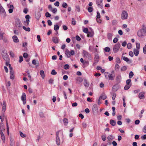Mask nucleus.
Masks as SVG:
<instances>
[{
  "mask_svg": "<svg viewBox=\"0 0 146 146\" xmlns=\"http://www.w3.org/2000/svg\"><path fill=\"white\" fill-rule=\"evenodd\" d=\"M142 26V29L139 30L137 33L138 36L140 37H142L146 33V27L144 25H143Z\"/></svg>",
  "mask_w": 146,
  "mask_h": 146,
  "instance_id": "nucleus-1",
  "label": "nucleus"
},
{
  "mask_svg": "<svg viewBox=\"0 0 146 146\" xmlns=\"http://www.w3.org/2000/svg\"><path fill=\"white\" fill-rule=\"evenodd\" d=\"M83 53L84 54L83 56L84 57L90 60H92V58L91 56L88 52L85 50H83Z\"/></svg>",
  "mask_w": 146,
  "mask_h": 146,
  "instance_id": "nucleus-2",
  "label": "nucleus"
},
{
  "mask_svg": "<svg viewBox=\"0 0 146 146\" xmlns=\"http://www.w3.org/2000/svg\"><path fill=\"white\" fill-rule=\"evenodd\" d=\"M105 75L106 78H108V77L109 80H114L115 76L112 74H110L108 72H106L105 73Z\"/></svg>",
  "mask_w": 146,
  "mask_h": 146,
  "instance_id": "nucleus-3",
  "label": "nucleus"
},
{
  "mask_svg": "<svg viewBox=\"0 0 146 146\" xmlns=\"http://www.w3.org/2000/svg\"><path fill=\"white\" fill-rule=\"evenodd\" d=\"M60 130L56 132V143L58 145H59L60 144V140L59 137V133Z\"/></svg>",
  "mask_w": 146,
  "mask_h": 146,
  "instance_id": "nucleus-4",
  "label": "nucleus"
},
{
  "mask_svg": "<svg viewBox=\"0 0 146 146\" xmlns=\"http://www.w3.org/2000/svg\"><path fill=\"white\" fill-rule=\"evenodd\" d=\"M0 13L1 16L4 18L6 16L5 11L1 5H0Z\"/></svg>",
  "mask_w": 146,
  "mask_h": 146,
  "instance_id": "nucleus-5",
  "label": "nucleus"
},
{
  "mask_svg": "<svg viewBox=\"0 0 146 146\" xmlns=\"http://www.w3.org/2000/svg\"><path fill=\"white\" fill-rule=\"evenodd\" d=\"M120 46V44L118 43L115 44L113 46V50L114 53L117 52L119 50V48Z\"/></svg>",
  "mask_w": 146,
  "mask_h": 146,
  "instance_id": "nucleus-6",
  "label": "nucleus"
},
{
  "mask_svg": "<svg viewBox=\"0 0 146 146\" xmlns=\"http://www.w3.org/2000/svg\"><path fill=\"white\" fill-rule=\"evenodd\" d=\"M128 14L125 11H123L121 14V18L122 20H125L127 19L128 17Z\"/></svg>",
  "mask_w": 146,
  "mask_h": 146,
  "instance_id": "nucleus-7",
  "label": "nucleus"
},
{
  "mask_svg": "<svg viewBox=\"0 0 146 146\" xmlns=\"http://www.w3.org/2000/svg\"><path fill=\"white\" fill-rule=\"evenodd\" d=\"M16 25L17 27H21L22 26V24L21 23V21L19 18H17L15 20Z\"/></svg>",
  "mask_w": 146,
  "mask_h": 146,
  "instance_id": "nucleus-8",
  "label": "nucleus"
},
{
  "mask_svg": "<svg viewBox=\"0 0 146 146\" xmlns=\"http://www.w3.org/2000/svg\"><path fill=\"white\" fill-rule=\"evenodd\" d=\"M10 70V79L13 80L14 79L15 77L14 72L13 70V69H12V70L11 69Z\"/></svg>",
  "mask_w": 146,
  "mask_h": 146,
  "instance_id": "nucleus-9",
  "label": "nucleus"
},
{
  "mask_svg": "<svg viewBox=\"0 0 146 146\" xmlns=\"http://www.w3.org/2000/svg\"><path fill=\"white\" fill-rule=\"evenodd\" d=\"M0 130V134L1 135V138L2 139L3 142L4 143L5 142V137L4 133L2 132L4 131L3 130Z\"/></svg>",
  "mask_w": 146,
  "mask_h": 146,
  "instance_id": "nucleus-10",
  "label": "nucleus"
},
{
  "mask_svg": "<svg viewBox=\"0 0 146 146\" xmlns=\"http://www.w3.org/2000/svg\"><path fill=\"white\" fill-rule=\"evenodd\" d=\"M103 1V0H100V1H99V0H97L96 1V3L97 4V5H98V6L100 7H102Z\"/></svg>",
  "mask_w": 146,
  "mask_h": 146,
  "instance_id": "nucleus-11",
  "label": "nucleus"
},
{
  "mask_svg": "<svg viewBox=\"0 0 146 146\" xmlns=\"http://www.w3.org/2000/svg\"><path fill=\"white\" fill-rule=\"evenodd\" d=\"M99 58L98 55L97 54H96L94 57V64H95L97 63L99 60Z\"/></svg>",
  "mask_w": 146,
  "mask_h": 146,
  "instance_id": "nucleus-12",
  "label": "nucleus"
},
{
  "mask_svg": "<svg viewBox=\"0 0 146 146\" xmlns=\"http://www.w3.org/2000/svg\"><path fill=\"white\" fill-rule=\"evenodd\" d=\"M26 19V21H25V22H26L27 25H26L27 26H28V25H29V19L30 18V16L28 15H27L25 17Z\"/></svg>",
  "mask_w": 146,
  "mask_h": 146,
  "instance_id": "nucleus-13",
  "label": "nucleus"
},
{
  "mask_svg": "<svg viewBox=\"0 0 146 146\" xmlns=\"http://www.w3.org/2000/svg\"><path fill=\"white\" fill-rule=\"evenodd\" d=\"M8 55L7 53H4V54L3 55V58L5 61H8L9 60Z\"/></svg>",
  "mask_w": 146,
  "mask_h": 146,
  "instance_id": "nucleus-14",
  "label": "nucleus"
},
{
  "mask_svg": "<svg viewBox=\"0 0 146 146\" xmlns=\"http://www.w3.org/2000/svg\"><path fill=\"white\" fill-rule=\"evenodd\" d=\"M41 16V13H40V11H38L35 14V17L36 18L37 20H38L40 18Z\"/></svg>",
  "mask_w": 146,
  "mask_h": 146,
  "instance_id": "nucleus-15",
  "label": "nucleus"
},
{
  "mask_svg": "<svg viewBox=\"0 0 146 146\" xmlns=\"http://www.w3.org/2000/svg\"><path fill=\"white\" fill-rule=\"evenodd\" d=\"M119 87V86L118 84H115L113 86L112 89L114 91H117V90Z\"/></svg>",
  "mask_w": 146,
  "mask_h": 146,
  "instance_id": "nucleus-16",
  "label": "nucleus"
},
{
  "mask_svg": "<svg viewBox=\"0 0 146 146\" xmlns=\"http://www.w3.org/2000/svg\"><path fill=\"white\" fill-rule=\"evenodd\" d=\"M12 38L13 41L17 43L19 42V40L17 36H16L14 35L13 36Z\"/></svg>",
  "mask_w": 146,
  "mask_h": 146,
  "instance_id": "nucleus-17",
  "label": "nucleus"
},
{
  "mask_svg": "<svg viewBox=\"0 0 146 146\" xmlns=\"http://www.w3.org/2000/svg\"><path fill=\"white\" fill-rule=\"evenodd\" d=\"M6 109V103L5 101L3 102V104L2 109V112H4Z\"/></svg>",
  "mask_w": 146,
  "mask_h": 146,
  "instance_id": "nucleus-18",
  "label": "nucleus"
},
{
  "mask_svg": "<svg viewBox=\"0 0 146 146\" xmlns=\"http://www.w3.org/2000/svg\"><path fill=\"white\" fill-rule=\"evenodd\" d=\"M116 80L117 82V84L120 83L121 82V76L120 75H119L116 77Z\"/></svg>",
  "mask_w": 146,
  "mask_h": 146,
  "instance_id": "nucleus-19",
  "label": "nucleus"
},
{
  "mask_svg": "<svg viewBox=\"0 0 146 146\" xmlns=\"http://www.w3.org/2000/svg\"><path fill=\"white\" fill-rule=\"evenodd\" d=\"M107 96L104 93H102L99 97V99H101L103 100H105Z\"/></svg>",
  "mask_w": 146,
  "mask_h": 146,
  "instance_id": "nucleus-20",
  "label": "nucleus"
},
{
  "mask_svg": "<svg viewBox=\"0 0 146 146\" xmlns=\"http://www.w3.org/2000/svg\"><path fill=\"white\" fill-rule=\"evenodd\" d=\"M144 93L143 92H141L139 94V97L141 99H143L145 98L144 95Z\"/></svg>",
  "mask_w": 146,
  "mask_h": 146,
  "instance_id": "nucleus-21",
  "label": "nucleus"
},
{
  "mask_svg": "<svg viewBox=\"0 0 146 146\" xmlns=\"http://www.w3.org/2000/svg\"><path fill=\"white\" fill-rule=\"evenodd\" d=\"M110 122L111 125L112 126H114L116 125V121L112 119H110Z\"/></svg>",
  "mask_w": 146,
  "mask_h": 146,
  "instance_id": "nucleus-22",
  "label": "nucleus"
},
{
  "mask_svg": "<svg viewBox=\"0 0 146 146\" xmlns=\"http://www.w3.org/2000/svg\"><path fill=\"white\" fill-rule=\"evenodd\" d=\"M123 60L125 61L128 62H129V63H130L132 62V61L131 60H129V59L127 57H126L125 56H123Z\"/></svg>",
  "mask_w": 146,
  "mask_h": 146,
  "instance_id": "nucleus-23",
  "label": "nucleus"
},
{
  "mask_svg": "<svg viewBox=\"0 0 146 146\" xmlns=\"http://www.w3.org/2000/svg\"><path fill=\"white\" fill-rule=\"evenodd\" d=\"M65 54L67 56V58H69L70 57V52L69 50L67 49L65 51Z\"/></svg>",
  "mask_w": 146,
  "mask_h": 146,
  "instance_id": "nucleus-24",
  "label": "nucleus"
},
{
  "mask_svg": "<svg viewBox=\"0 0 146 146\" xmlns=\"http://www.w3.org/2000/svg\"><path fill=\"white\" fill-rule=\"evenodd\" d=\"M133 52L135 55L137 56L139 53V51L138 50L134 49L133 50Z\"/></svg>",
  "mask_w": 146,
  "mask_h": 146,
  "instance_id": "nucleus-25",
  "label": "nucleus"
},
{
  "mask_svg": "<svg viewBox=\"0 0 146 146\" xmlns=\"http://www.w3.org/2000/svg\"><path fill=\"white\" fill-rule=\"evenodd\" d=\"M98 110V107L96 104L94 105L92 107V110L93 111H96Z\"/></svg>",
  "mask_w": 146,
  "mask_h": 146,
  "instance_id": "nucleus-26",
  "label": "nucleus"
},
{
  "mask_svg": "<svg viewBox=\"0 0 146 146\" xmlns=\"http://www.w3.org/2000/svg\"><path fill=\"white\" fill-rule=\"evenodd\" d=\"M6 62L5 63L6 65L7 66H9L10 70H12L13 69L12 67L11 66V64L9 63V60L8 61H6Z\"/></svg>",
  "mask_w": 146,
  "mask_h": 146,
  "instance_id": "nucleus-27",
  "label": "nucleus"
},
{
  "mask_svg": "<svg viewBox=\"0 0 146 146\" xmlns=\"http://www.w3.org/2000/svg\"><path fill=\"white\" fill-rule=\"evenodd\" d=\"M84 85L86 87H88L89 86V84L88 83L86 79H84Z\"/></svg>",
  "mask_w": 146,
  "mask_h": 146,
  "instance_id": "nucleus-28",
  "label": "nucleus"
},
{
  "mask_svg": "<svg viewBox=\"0 0 146 146\" xmlns=\"http://www.w3.org/2000/svg\"><path fill=\"white\" fill-rule=\"evenodd\" d=\"M21 100H26V95L25 93H23L21 96Z\"/></svg>",
  "mask_w": 146,
  "mask_h": 146,
  "instance_id": "nucleus-29",
  "label": "nucleus"
},
{
  "mask_svg": "<svg viewBox=\"0 0 146 146\" xmlns=\"http://www.w3.org/2000/svg\"><path fill=\"white\" fill-rule=\"evenodd\" d=\"M52 39L53 42L55 43H57L58 42V39L57 37H53L52 38Z\"/></svg>",
  "mask_w": 146,
  "mask_h": 146,
  "instance_id": "nucleus-30",
  "label": "nucleus"
},
{
  "mask_svg": "<svg viewBox=\"0 0 146 146\" xmlns=\"http://www.w3.org/2000/svg\"><path fill=\"white\" fill-rule=\"evenodd\" d=\"M87 36L88 37H92L93 35H94V33L92 31V32H89L88 33H87Z\"/></svg>",
  "mask_w": 146,
  "mask_h": 146,
  "instance_id": "nucleus-31",
  "label": "nucleus"
},
{
  "mask_svg": "<svg viewBox=\"0 0 146 146\" xmlns=\"http://www.w3.org/2000/svg\"><path fill=\"white\" fill-rule=\"evenodd\" d=\"M0 127H1V129L0 130H3V131L5 130V128L4 126V124L3 123V122H1L0 123Z\"/></svg>",
  "mask_w": 146,
  "mask_h": 146,
  "instance_id": "nucleus-32",
  "label": "nucleus"
},
{
  "mask_svg": "<svg viewBox=\"0 0 146 146\" xmlns=\"http://www.w3.org/2000/svg\"><path fill=\"white\" fill-rule=\"evenodd\" d=\"M40 74L42 78L44 79L45 76L44 71L43 70H40Z\"/></svg>",
  "mask_w": 146,
  "mask_h": 146,
  "instance_id": "nucleus-33",
  "label": "nucleus"
},
{
  "mask_svg": "<svg viewBox=\"0 0 146 146\" xmlns=\"http://www.w3.org/2000/svg\"><path fill=\"white\" fill-rule=\"evenodd\" d=\"M112 36V34L111 33H109L108 34V39L110 40H111V38Z\"/></svg>",
  "mask_w": 146,
  "mask_h": 146,
  "instance_id": "nucleus-34",
  "label": "nucleus"
},
{
  "mask_svg": "<svg viewBox=\"0 0 146 146\" xmlns=\"http://www.w3.org/2000/svg\"><path fill=\"white\" fill-rule=\"evenodd\" d=\"M59 27L58 25H55L54 26V29L55 31H57L59 29Z\"/></svg>",
  "mask_w": 146,
  "mask_h": 146,
  "instance_id": "nucleus-35",
  "label": "nucleus"
},
{
  "mask_svg": "<svg viewBox=\"0 0 146 146\" xmlns=\"http://www.w3.org/2000/svg\"><path fill=\"white\" fill-rule=\"evenodd\" d=\"M23 29L26 31L29 32L30 31V29L29 27H25L23 26Z\"/></svg>",
  "mask_w": 146,
  "mask_h": 146,
  "instance_id": "nucleus-36",
  "label": "nucleus"
},
{
  "mask_svg": "<svg viewBox=\"0 0 146 146\" xmlns=\"http://www.w3.org/2000/svg\"><path fill=\"white\" fill-rule=\"evenodd\" d=\"M131 84H130V85H126L125 86L124 88V90H128V89H129L130 88L131 86Z\"/></svg>",
  "mask_w": 146,
  "mask_h": 146,
  "instance_id": "nucleus-37",
  "label": "nucleus"
},
{
  "mask_svg": "<svg viewBox=\"0 0 146 146\" xmlns=\"http://www.w3.org/2000/svg\"><path fill=\"white\" fill-rule=\"evenodd\" d=\"M88 10L89 12L91 13L93 10L92 7H89L88 9Z\"/></svg>",
  "mask_w": 146,
  "mask_h": 146,
  "instance_id": "nucleus-38",
  "label": "nucleus"
},
{
  "mask_svg": "<svg viewBox=\"0 0 146 146\" xmlns=\"http://www.w3.org/2000/svg\"><path fill=\"white\" fill-rule=\"evenodd\" d=\"M62 6L64 8H66L68 7V5L66 3L64 2L63 3Z\"/></svg>",
  "mask_w": 146,
  "mask_h": 146,
  "instance_id": "nucleus-39",
  "label": "nucleus"
},
{
  "mask_svg": "<svg viewBox=\"0 0 146 146\" xmlns=\"http://www.w3.org/2000/svg\"><path fill=\"white\" fill-rule=\"evenodd\" d=\"M134 75V74L132 71H131L129 74V78H131Z\"/></svg>",
  "mask_w": 146,
  "mask_h": 146,
  "instance_id": "nucleus-40",
  "label": "nucleus"
},
{
  "mask_svg": "<svg viewBox=\"0 0 146 146\" xmlns=\"http://www.w3.org/2000/svg\"><path fill=\"white\" fill-rule=\"evenodd\" d=\"M127 46L128 49H130L132 47V44L131 43H128L127 45Z\"/></svg>",
  "mask_w": 146,
  "mask_h": 146,
  "instance_id": "nucleus-41",
  "label": "nucleus"
},
{
  "mask_svg": "<svg viewBox=\"0 0 146 146\" xmlns=\"http://www.w3.org/2000/svg\"><path fill=\"white\" fill-rule=\"evenodd\" d=\"M69 66L68 64H66L64 66V68L65 70H67L69 68Z\"/></svg>",
  "mask_w": 146,
  "mask_h": 146,
  "instance_id": "nucleus-42",
  "label": "nucleus"
},
{
  "mask_svg": "<svg viewBox=\"0 0 146 146\" xmlns=\"http://www.w3.org/2000/svg\"><path fill=\"white\" fill-rule=\"evenodd\" d=\"M63 122L65 124V125H66V124L68 123V120L66 118H64L63 119Z\"/></svg>",
  "mask_w": 146,
  "mask_h": 146,
  "instance_id": "nucleus-43",
  "label": "nucleus"
},
{
  "mask_svg": "<svg viewBox=\"0 0 146 146\" xmlns=\"http://www.w3.org/2000/svg\"><path fill=\"white\" fill-rule=\"evenodd\" d=\"M76 10L78 12H79L80 11V7L79 6L77 5L76 6Z\"/></svg>",
  "mask_w": 146,
  "mask_h": 146,
  "instance_id": "nucleus-44",
  "label": "nucleus"
},
{
  "mask_svg": "<svg viewBox=\"0 0 146 146\" xmlns=\"http://www.w3.org/2000/svg\"><path fill=\"white\" fill-rule=\"evenodd\" d=\"M131 80L130 79H128L126 81V83L127 85H130L131 84L130 83L131 82Z\"/></svg>",
  "mask_w": 146,
  "mask_h": 146,
  "instance_id": "nucleus-45",
  "label": "nucleus"
},
{
  "mask_svg": "<svg viewBox=\"0 0 146 146\" xmlns=\"http://www.w3.org/2000/svg\"><path fill=\"white\" fill-rule=\"evenodd\" d=\"M20 136L23 138H24L26 137V135L24 134L21 131H20Z\"/></svg>",
  "mask_w": 146,
  "mask_h": 146,
  "instance_id": "nucleus-46",
  "label": "nucleus"
},
{
  "mask_svg": "<svg viewBox=\"0 0 146 146\" xmlns=\"http://www.w3.org/2000/svg\"><path fill=\"white\" fill-rule=\"evenodd\" d=\"M110 50V48L108 47H106L104 48V50L106 52H109Z\"/></svg>",
  "mask_w": 146,
  "mask_h": 146,
  "instance_id": "nucleus-47",
  "label": "nucleus"
},
{
  "mask_svg": "<svg viewBox=\"0 0 146 146\" xmlns=\"http://www.w3.org/2000/svg\"><path fill=\"white\" fill-rule=\"evenodd\" d=\"M45 15L46 17H50L51 16V14L48 12L45 13Z\"/></svg>",
  "mask_w": 146,
  "mask_h": 146,
  "instance_id": "nucleus-48",
  "label": "nucleus"
},
{
  "mask_svg": "<svg viewBox=\"0 0 146 146\" xmlns=\"http://www.w3.org/2000/svg\"><path fill=\"white\" fill-rule=\"evenodd\" d=\"M83 31L84 33H87L88 32V28H86L83 30Z\"/></svg>",
  "mask_w": 146,
  "mask_h": 146,
  "instance_id": "nucleus-49",
  "label": "nucleus"
},
{
  "mask_svg": "<svg viewBox=\"0 0 146 146\" xmlns=\"http://www.w3.org/2000/svg\"><path fill=\"white\" fill-rule=\"evenodd\" d=\"M51 74L52 75H55L57 74V72L55 71L54 70H52Z\"/></svg>",
  "mask_w": 146,
  "mask_h": 146,
  "instance_id": "nucleus-50",
  "label": "nucleus"
},
{
  "mask_svg": "<svg viewBox=\"0 0 146 146\" xmlns=\"http://www.w3.org/2000/svg\"><path fill=\"white\" fill-rule=\"evenodd\" d=\"M127 67L125 66H124L122 67L121 69V71H125L127 69Z\"/></svg>",
  "mask_w": 146,
  "mask_h": 146,
  "instance_id": "nucleus-51",
  "label": "nucleus"
},
{
  "mask_svg": "<svg viewBox=\"0 0 146 146\" xmlns=\"http://www.w3.org/2000/svg\"><path fill=\"white\" fill-rule=\"evenodd\" d=\"M97 15L96 17L97 19H100L101 17V16L100 13L99 11L97 12Z\"/></svg>",
  "mask_w": 146,
  "mask_h": 146,
  "instance_id": "nucleus-52",
  "label": "nucleus"
},
{
  "mask_svg": "<svg viewBox=\"0 0 146 146\" xmlns=\"http://www.w3.org/2000/svg\"><path fill=\"white\" fill-rule=\"evenodd\" d=\"M117 23V22L116 20H114L112 21V24L113 25H116Z\"/></svg>",
  "mask_w": 146,
  "mask_h": 146,
  "instance_id": "nucleus-53",
  "label": "nucleus"
},
{
  "mask_svg": "<svg viewBox=\"0 0 146 146\" xmlns=\"http://www.w3.org/2000/svg\"><path fill=\"white\" fill-rule=\"evenodd\" d=\"M32 64L35 65H36V66H38V63L37 65H36V61L35 59L33 60L32 61Z\"/></svg>",
  "mask_w": 146,
  "mask_h": 146,
  "instance_id": "nucleus-54",
  "label": "nucleus"
},
{
  "mask_svg": "<svg viewBox=\"0 0 146 146\" xmlns=\"http://www.w3.org/2000/svg\"><path fill=\"white\" fill-rule=\"evenodd\" d=\"M77 80L80 83L81 82L83 81L82 78L81 77H79L78 78Z\"/></svg>",
  "mask_w": 146,
  "mask_h": 146,
  "instance_id": "nucleus-55",
  "label": "nucleus"
},
{
  "mask_svg": "<svg viewBox=\"0 0 146 146\" xmlns=\"http://www.w3.org/2000/svg\"><path fill=\"white\" fill-rule=\"evenodd\" d=\"M23 56L25 58H27L28 56V55L27 53H24L23 54Z\"/></svg>",
  "mask_w": 146,
  "mask_h": 146,
  "instance_id": "nucleus-56",
  "label": "nucleus"
},
{
  "mask_svg": "<svg viewBox=\"0 0 146 146\" xmlns=\"http://www.w3.org/2000/svg\"><path fill=\"white\" fill-rule=\"evenodd\" d=\"M4 34V33H0V40H2L3 39Z\"/></svg>",
  "mask_w": 146,
  "mask_h": 146,
  "instance_id": "nucleus-57",
  "label": "nucleus"
},
{
  "mask_svg": "<svg viewBox=\"0 0 146 146\" xmlns=\"http://www.w3.org/2000/svg\"><path fill=\"white\" fill-rule=\"evenodd\" d=\"M23 60V58L22 56H20L19 57V62L21 63Z\"/></svg>",
  "mask_w": 146,
  "mask_h": 146,
  "instance_id": "nucleus-58",
  "label": "nucleus"
},
{
  "mask_svg": "<svg viewBox=\"0 0 146 146\" xmlns=\"http://www.w3.org/2000/svg\"><path fill=\"white\" fill-rule=\"evenodd\" d=\"M136 46L137 49L139 50L140 48V44L139 43H136Z\"/></svg>",
  "mask_w": 146,
  "mask_h": 146,
  "instance_id": "nucleus-59",
  "label": "nucleus"
},
{
  "mask_svg": "<svg viewBox=\"0 0 146 146\" xmlns=\"http://www.w3.org/2000/svg\"><path fill=\"white\" fill-rule=\"evenodd\" d=\"M48 24V25L51 26L52 24L51 21L50 20H48L47 21Z\"/></svg>",
  "mask_w": 146,
  "mask_h": 146,
  "instance_id": "nucleus-60",
  "label": "nucleus"
},
{
  "mask_svg": "<svg viewBox=\"0 0 146 146\" xmlns=\"http://www.w3.org/2000/svg\"><path fill=\"white\" fill-rule=\"evenodd\" d=\"M116 62L118 63H120L121 62V60L119 58L117 57L116 58Z\"/></svg>",
  "mask_w": 146,
  "mask_h": 146,
  "instance_id": "nucleus-61",
  "label": "nucleus"
},
{
  "mask_svg": "<svg viewBox=\"0 0 146 146\" xmlns=\"http://www.w3.org/2000/svg\"><path fill=\"white\" fill-rule=\"evenodd\" d=\"M70 55H74L75 54V52L74 50H71L70 52Z\"/></svg>",
  "mask_w": 146,
  "mask_h": 146,
  "instance_id": "nucleus-62",
  "label": "nucleus"
},
{
  "mask_svg": "<svg viewBox=\"0 0 146 146\" xmlns=\"http://www.w3.org/2000/svg\"><path fill=\"white\" fill-rule=\"evenodd\" d=\"M118 39L117 38H115L113 40V41L114 43H116L118 41Z\"/></svg>",
  "mask_w": 146,
  "mask_h": 146,
  "instance_id": "nucleus-63",
  "label": "nucleus"
},
{
  "mask_svg": "<svg viewBox=\"0 0 146 146\" xmlns=\"http://www.w3.org/2000/svg\"><path fill=\"white\" fill-rule=\"evenodd\" d=\"M76 39L78 41H80L81 39L80 37L78 35H77L76 36Z\"/></svg>",
  "mask_w": 146,
  "mask_h": 146,
  "instance_id": "nucleus-64",
  "label": "nucleus"
}]
</instances>
